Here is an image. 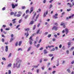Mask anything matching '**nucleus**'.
Instances as JSON below:
<instances>
[{
	"label": "nucleus",
	"mask_w": 74,
	"mask_h": 74,
	"mask_svg": "<svg viewBox=\"0 0 74 74\" xmlns=\"http://www.w3.org/2000/svg\"><path fill=\"white\" fill-rule=\"evenodd\" d=\"M39 71H40V69H38L37 70H36V72L37 73H38L39 72Z\"/></svg>",
	"instance_id": "42"
},
{
	"label": "nucleus",
	"mask_w": 74,
	"mask_h": 74,
	"mask_svg": "<svg viewBox=\"0 0 74 74\" xmlns=\"http://www.w3.org/2000/svg\"><path fill=\"white\" fill-rule=\"evenodd\" d=\"M36 25H35L34 27H33V30H35V29H36Z\"/></svg>",
	"instance_id": "35"
},
{
	"label": "nucleus",
	"mask_w": 74,
	"mask_h": 74,
	"mask_svg": "<svg viewBox=\"0 0 74 74\" xmlns=\"http://www.w3.org/2000/svg\"><path fill=\"white\" fill-rule=\"evenodd\" d=\"M29 39V40H33V39H32V36H30Z\"/></svg>",
	"instance_id": "43"
},
{
	"label": "nucleus",
	"mask_w": 74,
	"mask_h": 74,
	"mask_svg": "<svg viewBox=\"0 0 74 74\" xmlns=\"http://www.w3.org/2000/svg\"><path fill=\"white\" fill-rule=\"evenodd\" d=\"M21 8L23 10H24V9H25V8H26V7L25 6H23L21 7Z\"/></svg>",
	"instance_id": "26"
},
{
	"label": "nucleus",
	"mask_w": 74,
	"mask_h": 74,
	"mask_svg": "<svg viewBox=\"0 0 74 74\" xmlns=\"http://www.w3.org/2000/svg\"><path fill=\"white\" fill-rule=\"evenodd\" d=\"M11 55H12L11 53H10L9 55L8 58H10V57H11Z\"/></svg>",
	"instance_id": "49"
},
{
	"label": "nucleus",
	"mask_w": 74,
	"mask_h": 74,
	"mask_svg": "<svg viewBox=\"0 0 74 74\" xmlns=\"http://www.w3.org/2000/svg\"><path fill=\"white\" fill-rule=\"evenodd\" d=\"M21 16V15L20 14H18L16 15V16L17 17H20Z\"/></svg>",
	"instance_id": "21"
},
{
	"label": "nucleus",
	"mask_w": 74,
	"mask_h": 74,
	"mask_svg": "<svg viewBox=\"0 0 74 74\" xmlns=\"http://www.w3.org/2000/svg\"><path fill=\"white\" fill-rule=\"evenodd\" d=\"M21 22H22V19H20L18 21L19 23H21Z\"/></svg>",
	"instance_id": "33"
},
{
	"label": "nucleus",
	"mask_w": 74,
	"mask_h": 74,
	"mask_svg": "<svg viewBox=\"0 0 74 74\" xmlns=\"http://www.w3.org/2000/svg\"><path fill=\"white\" fill-rule=\"evenodd\" d=\"M42 41V39H40L38 42V43H40Z\"/></svg>",
	"instance_id": "39"
},
{
	"label": "nucleus",
	"mask_w": 74,
	"mask_h": 74,
	"mask_svg": "<svg viewBox=\"0 0 74 74\" xmlns=\"http://www.w3.org/2000/svg\"><path fill=\"white\" fill-rule=\"evenodd\" d=\"M40 46V44H37V45L36 46L37 48H39Z\"/></svg>",
	"instance_id": "16"
},
{
	"label": "nucleus",
	"mask_w": 74,
	"mask_h": 74,
	"mask_svg": "<svg viewBox=\"0 0 74 74\" xmlns=\"http://www.w3.org/2000/svg\"><path fill=\"white\" fill-rule=\"evenodd\" d=\"M62 45H60L59 46V48H62Z\"/></svg>",
	"instance_id": "55"
},
{
	"label": "nucleus",
	"mask_w": 74,
	"mask_h": 74,
	"mask_svg": "<svg viewBox=\"0 0 74 74\" xmlns=\"http://www.w3.org/2000/svg\"><path fill=\"white\" fill-rule=\"evenodd\" d=\"M13 40H14V39H13V38H11L10 41V42H12V41H13Z\"/></svg>",
	"instance_id": "27"
},
{
	"label": "nucleus",
	"mask_w": 74,
	"mask_h": 74,
	"mask_svg": "<svg viewBox=\"0 0 74 74\" xmlns=\"http://www.w3.org/2000/svg\"><path fill=\"white\" fill-rule=\"evenodd\" d=\"M18 14H22V12H21V11H18Z\"/></svg>",
	"instance_id": "46"
},
{
	"label": "nucleus",
	"mask_w": 74,
	"mask_h": 74,
	"mask_svg": "<svg viewBox=\"0 0 74 74\" xmlns=\"http://www.w3.org/2000/svg\"><path fill=\"white\" fill-rule=\"evenodd\" d=\"M5 30H10V28H6L5 29Z\"/></svg>",
	"instance_id": "57"
},
{
	"label": "nucleus",
	"mask_w": 74,
	"mask_h": 74,
	"mask_svg": "<svg viewBox=\"0 0 74 74\" xmlns=\"http://www.w3.org/2000/svg\"><path fill=\"white\" fill-rule=\"evenodd\" d=\"M12 8L14 9L15 8V5H14V3H12Z\"/></svg>",
	"instance_id": "11"
},
{
	"label": "nucleus",
	"mask_w": 74,
	"mask_h": 74,
	"mask_svg": "<svg viewBox=\"0 0 74 74\" xmlns=\"http://www.w3.org/2000/svg\"><path fill=\"white\" fill-rule=\"evenodd\" d=\"M11 71L10 70H9L8 71V74H11Z\"/></svg>",
	"instance_id": "36"
},
{
	"label": "nucleus",
	"mask_w": 74,
	"mask_h": 74,
	"mask_svg": "<svg viewBox=\"0 0 74 74\" xmlns=\"http://www.w3.org/2000/svg\"><path fill=\"white\" fill-rule=\"evenodd\" d=\"M32 67H34V68H37L38 67V66H33Z\"/></svg>",
	"instance_id": "44"
},
{
	"label": "nucleus",
	"mask_w": 74,
	"mask_h": 74,
	"mask_svg": "<svg viewBox=\"0 0 74 74\" xmlns=\"http://www.w3.org/2000/svg\"><path fill=\"white\" fill-rule=\"evenodd\" d=\"M33 7H31L30 8V14H31L32 13V12H33Z\"/></svg>",
	"instance_id": "7"
},
{
	"label": "nucleus",
	"mask_w": 74,
	"mask_h": 74,
	"mask_svg": "<svg viewBox=\"0 0 74 74\" xmlns=\"http://www.w3.org/2000/svg\"><path fill=\"white\" fill-rule=\"evenodd\" d=\"M2 42H4V38H2Z\"/></svg>",
	"instance_id": "60"
},
{
	"label": "nucleus",
	"mask_w": 74,
	"mask_h": 74,
	"mask_svg": "<svg viewBox=\"0 0 74 74\" xmlns=\"http://www.w3.org/2000/svg\"><path fill=\"white\" fill-rule=\"evenodd\" d=\"M34 23V21H33V20H32L30 22V23H29V25H33V24Z\"/></svg>",
	"instance_id": "9"
},
{
	"label": "nucleus",
	"mask_w": 74,
	"mask_h": 74,
	"mask_svg": "<svg viewBox=\"0 0 74 74\" xmlns=\"http://www.w3.org/2000/svg\"><path fill=\"white\" fill-rule=\"evenodd\" d=\"M62 48L64 50V49H65V47H64V46H63L62 47Z\"/></svg>",
	"instance_id": "58"
},
{
	"label": "nucleus",
	"mask_w": 74,
	"mask_h": 74,
	"mask_svg": "<svg viewBox=\"0 0 74 74\" xmlns=\"http://www.w3.org/2000/svg\"><path fill=\"white\" fill-rule=\"evenodd\" d=\"M5 51L6 52H7V51H8V46H6L5 47Z\"/></svg>",
	"instance_id": "12"
},
{
	"label": "nucleus",
	"mask_w": 74,
	"mask_h": 74,
	"mask_svg": "<svg viewBox=\"0 0 74 74\" xmlns=\"http://www.w3.org/2000/svg\"><path fill=\"white\" fill-rule=\"evenodd\" d=\"M52 5H50V7L49 8V9H51V8H52Z\"/></svg>",
	"instance_id": "45"
},
{
	"label": "nucleus",
	"mask_w": 74,
	"mask_h": 74,
	"mask_svg": "<svg viewBox=\"0 0 74 74\" xmlns=\"http://www.w3.org/2000/svg\"><path fill=\"white\" fill-rule=\"evenodd\" d=\"M48 61V59H44V62H47Z\"/></svg>",
	"instance_id": "53"
},
{
	"label": "nucleus",
	"mask_w": 74,
	"mask_h": 74,
	"mask_svg": "<svg viewBox=\"0 0 74 74\" xmlns=\"http://www.w3.org/2000/svg\"><path fill=\"white\" fill-rule=\"evenodd\" d=\"M3 27H6V25H3Z\"/></svg>",
	"instance_id": "64"
},
{
	"label": "nucleus",
	"mask_w": 74,
	"mask_h": 74,
	"mask_svg": "<svg viewBox=\"0 0 74 74\" xmlns=\"http://www.w3.org/2000/svg\"><path fill=\"white\" fill-rule=\"evenodd\" d=\"M60 26H63L64 28H66V25H65V24L63 22H62L60 24Z\"/></svg>",
	"instance_id": "5"
},
{
	"label": "nucleus",
	"mask_w": 74,
	"mask_h": 74,
	"mask_svg": "<svg viewBox=\"0 0 74 74\" xmlns=\"http://www.w3.org/2000/svg\"><path fill=\"white\" fill-rule=\"evenodd\" d=\"M51 36H52V34H49L47 36L49 38L50 37H51Z\"/></svg>",
	"instance_id": "32"
},
{
	"label": "nucleus",
	"mask_w": 74,
	"mask_h": 74,
	"mask_svg": "<svg viewBox=\"0 0 74 74\" xmlns=\"http://www.w3.org/2000/svg\"><path fill=\"white\" fill-rule=\"evenodd\" d=\"M55 49H56L55 48H53V49L50 50V51L52 52V51H55Z\"/></svg>",
	"instance_id": "17"
},
{
	"label": "nucleus",
	"mask_w": 74,
	"mask_h": 74,
	"mask_svg": "<svg viewBox=\"0 0 74 74\" xmlns=\"http://www.w3.org/2000/svg\"><path fill=\"white\" fill-rule=\"evenodd\" d=\"M16 67H17V69H19L21 66V60L20 59L17 58L16 60Z\"/></svg>",
	"instance_id": "1"
},
{
	"label": "nucleus",
	"mask_w": 74,
	"mask_h": 74,
	"mask_svg": "<svg viewBox=\"0 0 74 74\" xmlns=\"http://www.w3.org/2000/svg\"><path fill=\"white\" fill-rule=\"evenodd\" d=\"M36 33H35L34 34H33L32 35V37L33 36H34L35 35H36Z\"/></svg>",
	"instance_id": "59"
},
{
	"label": "nucleus",
	"mask_w": 74,
	"mask_h": 74,
	"mask_svg": "<svg viewBox=\"0 0 74 74\" xmlns=\"http://www.w3.org/2000/svg\"><path fill=\"white\" fill-rule=\"evenodd\" d=\"M2 59L3 60H4V61H6V59H5L4 57L2 58Z\"/></svg>",
	"instance_id": "23"
},
{
	"label": "nucleus",
	"mask_w": 74,
	"mask_h": 74,
	"mask_svg": "<svg viewBox=\"0 0 74 74\" xmlns=\"http://www.w3.org/2000/svg\"><path fill=\"white\" fill-rule=\"evenodd\" d=\"M71 42H68V45H71Z\"/></svg>",
	"instance_id": "25"
},
{
	"label": "nucleus",
	"mask_w": 74,
	"mask_h": 74,
	"mask_svg": "<svg viewBox=\"0 0 74 74\" xmlns=\"http://www.w3.org/2000/svg\"><path fill=\"white\" fill-rule=\"evenodd\" d=\"M19 26H20V25H18L16 27V29H18V27H19Z\"/></svg>",
	"instance_id": "51"
},
{
	"label": "nucleus",
	"mask_w": 74,
	"mask_h": 74,
	"mask_svg": "<svg viewBox=\"0 0 74 74\" xmlns=\"http://www.w3.org/2000/svg\"><path fill=\"white\" fill-rule=\"evenodd\" d=\"M5 10V7H4L2 9V11H4V10Z\"/></svg>",
	"instance_id": "47"
},
{
	"label": "nucleus",
	"mask_w": 74,
	"mask_h": 74,
	"mask_svg": "<svg viewBox=\"0 0 74 74\" xmlns=\"http://www.w3.org/2000/svg\"><path fill=\"white\" fill-rule=\"evenodd\" d=\"M48 11L47 10L46 12H45L44 13L43 16L44 18L46 16V15H47L48 14Z\"/></svg>",
	"instance_id": "3"
},
{
	"label": "nucleus",
	"mask_w": 74,
	"mask_h": 74,
	"mask_svg": "<svg viewBox=\"0 0 74 74\" xmlns=\"http://www.w3.org/2000/svg\"><path fill=\"white\" fill-rule=\"evenodd\" d=\"M29 10H27L26 11V14H27V12H28L29 11Z\"/></svg>",
	"instance_id": "48"
},
{
	"label": "nucleus",
	"mask_w": 74,
	"mask_h": 74,
	"mask_svg": "<svg viewBox=\"0 0 74 74\" xmlns=\"http://www.w3.org/2000/svg\"><path fill=\"white\" fill-rule=\"evenodd\" d=\"M58 29V27L56 26H54L52 28V30H55L56 31Z\"/></svg>",
	"instance_id": "4"
},
{
	"label": "nucleus",
	"mask_w": 74,
	"mask_h": 74,
	"mask_svg": "<svg viewBox=\"0 0 74 74\" xmlns=\"http://www.w3.org/2000/svg\"><path fill=\"white\" fill-rule=\"evenodd\" d=\"M39 15H40L39 14H38L37 15V16H36V19L38 18V16H39Z\"/></svg>",
	"instance_id": "52"
},
{
	"label": "nucleus",
	"mask_w": 74,
	"mask_h": 74,
	"mask_svg": "<svg viewBox=\"0 0 74 74\" xmlns=\"http://www.w3.org/2000/svg\"><path fill=\"white\" fill-rule=\"evenodd\" d=\"M44 49V48H43V47H41L40 48V51H41V50H42V49Z\"/></svg>",
	"instance_id": "61"
},
{
	"label": "nucleus",
	"mask_w": 74,
	"mask_h": 74,
	"mask_svg": "<svg viewBox=\"0 0 74 74\" xmlns=\"http://www.w3.org/2000/svg\"><path fill=\"white\" fill-rule=\"evenodd\" d=\"M25 31H29L30 29L29 28H27L25 29Z\"/></svg>",
	"instance_id": "18"
},
{
	"label": "nucleus",
	"mask_w": 74,
	"mask_h": 74,
	"mask_svg": "<svg viewBox=\"0 0 74 74\" xmlns=\"http://www.w3.org/2000/svg\"><path fill=\"white\" fill-rule=\"evenodd\" d=\"M53 54H50L49 55V56L50 57H52V56H53Z\"/></svg>",
	"instance_id": "31"
},
{
	"label": "nucleus",
	"mask_w": 74,
	"mask_h": 74,
	"mask_svg": "<svg viewBox=\"0 0 74 74\" xmlns=\"http://www.w3.org/2000/svg\"><path fill=\"white\" fill-rule=\"evenodd\" d=\"M28 16H29V15H27L25 17V19H27V18H28Z\"/></svg>",
	"instance_id": "24"
},
{
	"label": "nucleus",
	"mask_w": 74,
	"mask_h": 74,
	"mask_svg": "<svg viewBox=\"0 0 74 74\" xmlns=\"http://www.w3.org/2000/svg\"><path fill=\"white\" fill-rule=\"evenodd\" d=\"M28 31H27L26 33H25L24 34V35H25V36H26V37H28L29 35V33H28Z\"/></svg>",
	"instance_id": "6"
},
{
	"label": "nucleus",
	"mask_w": 74,
	"mask_h": 74,
	"mask_svg": "<svg viewBox=\"0 0 74 74\" xmlns=\"http://www.w3.org/2000/svg\"><path fill=\"white\" fill-rule=\"evenodd\" d=\"M40 32V29H38V30L37 32H36V34H38Z\"/></svg>",
	"instance_id": "30"
},
{
	"label": "nucleus",
	"mask_w": 74,
	"mask_h": 74,
	"mask_svg": "<svg viewBox=\"0 0 74 74\" xmlns=\"http://www.w3.org/2000/svg\"><path fill=\"white\" fill-rule=\"evenodd\" d=\"M55 73H56V71H53L52 72V74H54Z\"/></svg>",
	"instance_id": "54"
},
{
	"label": "nucleus",
	"mask_w": 74,
	"mask_h": 74,
	"mask_svg": "<svg viewBox=\"0 0 74 74\" xmlns=\"http://www.w3.org/2000/svg\"><path fill=\"white\" fill-rule=\"evenodd\" d=\"M43 3H46V0H44Z\"/></svg>",
	"instance_id": "63"
},
{
	"label": "nucleus",
	"mask_w": 74,
	"mask_h": 74,
	"mask_svg": "<svg viewBox=\"0 0 74 74\" xmlns=\"http://www.w3.org/2000/svg\"><path fill=\"white\" fill-rule=\"evenodd\" d=\"M65 30L66 32H67V33H69V29L67 28H66L65 29Z\"/></svg>",
	"instance_id": "15"
},
{
	"label": "nucleus",
	"mask_w": 74,
	"mask_h": 74,
	"mask_svg": "<svg viewBox=\"0 0 74 74\" xmlns=\"http://www.w3.org/2000/svg\"><path fill=\"white\" fill-rule=\"evenodd\" d=\"M31 48H32L31 47H29V48H28V49L27 51L28 52L29 51H30V49H31Z\"/></svg>",
	"instance_id": "29"
},
{
	"label": "nucleus",
	"mask_w": 74,
	"mask_h": 74,
	"mask_svg": "<svg viewBox=\"0 0 74 74\" xmlns=\"http://www.w3.org/2000/svg\"><path fill=\"white\" fill-rule=\"evenodd\" d=\"M15 67H16V65H15V63H14L13 64V68L15 69Z\"/></svg>",
	"instance_id": "28"
},
{
	"label": "nucleus",
	"mask_w": 74,
	"mask_h": 74,
	"mask_svg": "<svg viewBox=\"0 0 74 74\" xmlns=\"http://www.w3.org/2000/svg\"><path fill=\"white\" fill-rule=\"evenodd\" d=\"M48 51H47V49H45L44 50V54H47V53H48Z\"/></svg>",
	"instance_id": "8"
},
{
	"label": "nucleus",
	"mask_w": 74,
	"mask_h": 74,
	"mask_svg": "<svg viewBox=\"0 0 74 74\" xmlns=\"http://www.w3.org/2000/svg\"><path fill=\"white\" fill-rule=\"evenodd\" d=\"M33 41V40H29V43L30 45H32V41Z\"/></svg>",
	"instance_id": "13"
},
{
	"label": "nucleus",
	"mask_w": 74,
	"mask_h": 74,
	"mask_svg": "<svg viewBox=\"0 0 74 74\" xmlns=\"http://www.w3.org/2000/svg\"><path fill=\"white\" fill-rule=\"evenodd\" d=\"M16 14H17V12H15V14H14V16H16Z\"/></svg>",
	"instance_id": "40"
},
{
	"label": "nucleus",
	"mask_w": 74,
	"mask_h": 74,
	"mask_svg": "<svg viewBox=\"0 0 74 74\" xmlns=\"http://www.w3.org/2000/svg\"><path fill=\"white\" fill-rule=\"evenodd\" d=\"M42 69V70H44L45 69V66H43L41 67Z\"/></svg>",
	"instance_id": "20"
},
{
	"label": "nucleus",
	"mask_w": 74,
	"mask_h": 74,
	"mask_svg": "<svg viewBox=\"0 0 74 74\" xmlns=\"http://www.w3.org/2000/svg\"><path fill=\"white\" fill-rule=\"evenodd\" d=\"M14 13L13 12H12L10 13L11 15H14Z\"/></svg>",
	"instance_id": "37"
},
{
	"label": "nucleus",
	"mask_w": 74,
	"mask_h": 74,
	"mask_svg": "<svg viewBox=\"0 0 74 74\" xmlns=\"http://www.w3.org/2000/svg\"><path fill=\"white\" fill-rule=\"evenodd\" d=\"M11 66H12V64H11V63H10L9 64H8V66H7V67H11Z\"/></svg>",
	"instance_id": "10"
},
{
	"label": "nucleus",
	"mask_w": 74,
	"mask_h": 74,
	"mask_svg": "<svg viewBox=\"0 0 74 74\" xmlns=\"http://www.w3.org/2000/svg\"><path fill=\"white\" fill-rule=\"evenodd\" d=\"M36 13H35V14H34L33 17L32 18L33 19H34V18L35 16H36Z\"/></svg>",
	"instance_id": "19"
},
{
	"label": "nucleus",
	"mask_w": 74,
	"mask_h": 74,
	"mask_svg": "<svg viewBox=\"0 0 74 74\" xmlns=\"http://www.w3.org/2000/svg\"><path fill=\"white\" fill-rule=\"evenodd\" d=\"M21 44H22V41H19L18 43V45L21 46Z\"/></svg>",
	"instance_id": "22"
},
{
	"label": "nucleus",
	"mask_w": 74,
	"mask_h": 74,
	"mask_svg": "<svg viewBox=\"0 0 74 74\" xmlns=\"http://www.w3.org/2000/svg\"><path fill=\"white\" fill-rule=\"evenodd\" d=\"M18 51H22V49L21 48H18Z\"/></svg>",
	"instance_id": "41"
},
{
	"label": "nucleus",
	"mask_w": 74,
	"mask_h": 74,
	"mask_svg": "<svg viewBox=\"0 0 74 74\" xmlns=\"http://www.w3.org/2000/svg\"><path fill=\"white\" fill-rule=\"evenodd\" d=\"M18 42H16L15 43V46L16 47V46H18Z\"/></svg>",
	"instance_id": "34"
},
{
	"label": "nucleus",
	"mask_w": 74,
	"mask_h": 74,
	"mask_svg": "<svg viewBox=\"0 0 74 74\" xmlns=\"http://www.w3.org/2000/svg\"><path fill=\"white\" fill-rule=\"evenodd\" d=\"M74 63V60L72 61V62H71V64H73Z\"/></svg>",
	"instance_id": "56"
},
{
	"label": "nucleus",
	"mask_w": 74,
	"mask_h": 74,
	"mask_svg": "<svg viewBox=\"0 0 74 74\" xmlns=\"http://www.w3.org/2000/svg\"><path fill=\"white\" fill-rule=\"evenodd\" d=\"M73 49H74V47H72L71 48V51H73Z\"/></svg>",
	"instance_id": "38"
},
{
	"label": "nucleus",
	"mask_w": 74,
	"mask_h": 74,
	"mask_svg": "<svg viewBox=\"0 0 74 74\" xmlns=\"http://www.w3.org/2000/svg\"><path fill=\"white\" fill-rule=\"evenodd\" d=\"M67 71L69 73H71V71H70V69L69 68L67 69Z\"/></svg>",
	"instance_id": "14"
},
{
	"label": "nucleus",
	"mask_w": 74,
	"mask_h": 74,
	"mask_svg": "<svg viewBox=\"0 0 74 74\" xmlns=\"http://www.w3.org/2000/svg\"><path fill=\"white\" fill-rule=\"evenodd\" d=\"M58 14H55V15L53 16V18H55V19H57V18H58Z\"/></svg>",
	"instance_id": "2"
},
{
	"label": "nucleus",
	"mask_w": 74,
	"mask_h": 74,
	"mask_svg": "<svg viewBox=\"0 0 74 74\" xmlns=\"http://www.w3.org/2000/svg\"><path fill=\"white\" fill-rule=\"evenodd\" d=\"M48 32H46L45 33V35H47V34H48Z\"/></svg>",
	"instance_id": "62"
},
{
	"label": "nucleus",
	"mask_w": 74,
	"mask_h": 74,
	"mask_svg": "<svg viewBox=\"0 0 74 74\" xmlns=\"http://www.w3.org/2000/svg\"><path fill=\"white\" fill-rule=\"evenodd\" d=\"M55 49L56 51H57V50H58V47H56Z\"/></svg>",
	"instance_id": "50"
}]
</instances>
